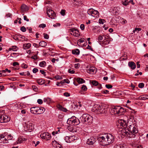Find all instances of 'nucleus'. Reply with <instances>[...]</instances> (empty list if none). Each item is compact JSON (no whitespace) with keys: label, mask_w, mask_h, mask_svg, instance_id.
Masks as SVG:
<instances>
[{"label":"nucleus","mask_w":148,"mask_h":148,"mask_svg":"<svg viewBox=\"0 0 148 148\" xmlns=\"http://www.w3.org/2000/svg\"><path fill=\"white\" fill-rule=\"evenodd\" d=\"M12 15L11 14L8 13L6 14L5 17L6 18H8V17H12Z\"/></svg>","instance_id":"5fc2aeb1"},{"label":"nucleus","mask_w":148,"mask_h":148,"mask_svg":"<svg viewBox=\"0 0 148 148\" xmlns=\"http://www.w3.org/2000/svg\"><path fill=\"white\" fill-rule=\"evenodd\" d=\"M3 123L7 122L10 120V118L8 116L5 115H3Z\"/></svg>","instance_id":"6ab92c4d"},{"label":"nucleus","mask_w":148,"mask_h":148,"mask_svg":"<svg viewBox=\"0 0 148 148\" xmlns=\"http://www.w3.org/2000/svg\"><path fill=\"white\" fill-rule=\"evenodd\" d=\"M86 70L88 73L92 74L96 73L97 72L96 69L93 67H87Z\"/></svg>","instance_id":"4468645a"},{"label":"nucleus","mask_w":148,"mask_h":148,"mask_svg":"<svg viewBox=\"0 0 148 148\" xmlns=\"http://www.w3.org/2000/svg\"><path fill=\"white\" fill-rule=\"evenodd\" d=\"M128 121L122 119H119L116 123L118 127L120 128H126L128 126Z\"/></svg>","instance_id":"0eeeda50"},{"label":"nucleus","mask_w":148,"mask_h":148,"mask_svg":"<svg viewBox=\"0 0 148 148\" xmlns=\"http://www.w3.org/2000/svg\"><path fill=\"white\" fill-rule=\"evenodd\" d=\"M8 143V139L6 137L1 138H0V143Z\"/></svg>","instance_id":"393cba45"},{"label":"nucleus","mask_w":148,"mask_h":148,"mask_svg":"<svg viewBox=\"0 0 148 148\" xmlns=\"http://www.w3.org/2000/svg\"><path fill=\"white\" fill-rule=\"evenodd\" d=\"M80 119L82 123L90 124L93 121V118L87 114H84L80 117Z\"/></svg>","instance_id":"7ed1b4c3"},{"label":"nucleus","mask_w":148,"mask_h":148,"mask_svg":"<svg viewBox=\"0 0 148 148\" xmlns=\"http://www.w3.org/2000/svg\"><path fill=\"white\" fill-rule=\"evenodd\" d=\"M21 30L23 32H25L26 31V28L24 27L23 26L21 28Z\"/></svg>","instance_id":"c03bdc74"},{"label":"nucleus","mask_w":148,"mask_h":148,"mask_svg":"<svg viewBox=\"0 0 148 148\" xmlns=\"http://www.w3.org/2000/svg\"><path fill=\"white\" fill-rule=\"evenodd\" d=\"M141 30V29L140 28H136L133 31V32L135 33L136 32H139Z\"/></svg>","instance_id":"864d4df0"},{"label":"nucleus","mask_w":148,"mask_h":148,"mask_svg":"<svg viewBox=\"0 0 148 148\" xmlns=\"http://www.w3.org/2000/svg\"><path fill=\"white\" fill-rule=\"evenodd\" d=\"M19 40L21 41H26L27 38H25V36H23L21 35H19Z\"/></svg>","instance_id":"bb28decb"},{"label":"nucleus","mask_w":148,"mask_h":148,"mask_svg":"<svg viewBox=\"0 0 148 148\" xmlns=\"http://www.w3.org/2000/svg\"><path fill=\"white\" fill-rule=\"evenodd\" d=\"M44 37L46 39H48L49 38V35L45 33H44Z\"/></svg>","instance_id":"de8ad7c7"},{"label":"nucleus","mask_w":148,"mask_h":148,"mask_svg":"<svg viewBox=\"0 0 148 148\" xmlns=\"http://www.w3.org/2000/svg\"><path fill=\"white\" fill-rule=\"evenodd\" d=\"M80 66V65L79 63H77L75 64V67L76 69H78Z\"/></svg>","instance_id":"09e8293b"},{"label":"nucleus","mask_w":148,"mask_h":148,"mask_svg":"<svg viewBox=\"0 0 148 148\" xmlns=\"http://www.w3.org/2000/svg\"><path fill=\"white\" fill-rule=\"evenodd\" d=\"M69 136H66L65 137L64 140L67 143H69L68 141H69Z\"/></svg>","instance_id":"0e129e2a"},{"label":"nucleus","mask_w":148,"mask_h":148,"mask_svg":"<svg viewBox=\"0 0 148 148\" xmlns=\"http://www.w3.org/2000/svg\"><path fill=\"white\" fill-rule=\"evenodd\" d=\"M23 19L24 20L26 21L27 22H28L29 21V19L27 18V16L25 15L24 16Z\"/></svg>","instance_id":"4d7b16f0"},{"label":"nucleus","mask_w":148,"mask_h":148,"mask_svg":"<svg viewBox=\"0 0 148 148\" xmlns=\"http://www.w3.org/2000/svg\"><path fill=\"white\" fill-rule=\"evenodd\" d=\"M32 71L34 73H36L38 71V69L37 68H34L33 69Z\"/></svg>","instance_id":"bf43d9fd"},{"label":"nucleus","mask_w":148,"mask_h":148,"mask_svg":"<svg viewBox=\"0 0 148 148\" xmlns=\"http://www.w3.org/2000/svg\"><path fill=\"white\" fill-rule=\"evenodd\" d=\"M110 139L109 136L105 135L104 136H101L98 138V140L99 144L101 145H107L110 143L108 141V139Z\"/></svg>","instance_id":"39448f33"},{"label":"nucleus","mask_w":148,"mask_h":148,"mask_svg":"<svg viewBox=\"0 0 148 148\" xmlns=\"http://www.w3.org/2000/svg\"><path fill=\"white\" fill-rule=\"evenodd\" d=\"M103 39V36L101 35H99L98 38V40L99 41L102 40Z\"/></svg>","instance_id":"a18cd8bd"},{"label":"nucleus","mask_w":148,"mask_h":148,"mask_svg":"<svg viewBox=\"0 0 148 148\" xmlns=\"http://www.w3.org/2000/svg\"><path fill=\"white\" fill-rule=\"evenodd\" d=\"M90 83L92 84L93 85L96 86L98 85L99 83L96 81L95 80H90Z\"/></svg>","instance_id":"cd10ccee"},{"label":"nucleus","mask_w":148,"mask_h":148,"mask_svg":"<svg viewBox=\"0 0 148 148\" xmlns=\"http://www.w3.org/2000/svg\"><path fill=\"white\" fill-rule=\"evenodd\" d=\"M122 4L124 6H127L129 5V2L127 0H122Z\"/></svg>","instance_id":"7c9ffc66"},{"label":"nucleus","mask_w":148,"mask_h":148,"mask_svg":"<svg viewBox=\"0 0 148 148\" xmlns=\"http://www.w3.org/2000/svg\"><path fill=\"white\" fill-rule=\"evenodd\" d=\"M65 10H62L60 12L61 14L63 16H64L65 15Z\"/></svg>","instance_id":"8fccbe9b"},{"label":"nucleus","mask_w":148,"mask_h":148,"mask_svg":"<svg viewBox=\"0 0 148 148\" xmlns=\"http://www.w3.org/2000/svg\"><path fill=\"white\" fill-rule=\"evenodd\" d=\"M2 117H3V115H0V123H3V119Z\"/></svg>","instance_id":"13d9d810"},{"label":"nucleus","mask_w":148,"mask_h":148,"mask_svg":"<svg viewBox=\"0 0 148 148\" xmlns=\"http://www.w3.org/2000/svg\"><path fill=\"white\" fill-rule=\"evenodd\" d=\"M68 130L70 132H76L75 129L72 127H69L68 128Z\"/></svg>","instance_id":"e433bc0d"},{"label":"nucleus","mask_w":148,"mask_h":148,"mask_svg":"<svg viewBox=\"0 0 148 148\" xmlns=\"http://www.w3.org/2000/svg\"><path fill=\"white\" fill-rule=\"evenodd\" d=\"M123 131L125 132V134L126 135L128 136L129 135L128 133L129 132V131H127V128L126 127V128H123Z\"/></svg>","instance_id":"4c0bfd02"},{"label":"nucleus","mask_w":148,"mask_h":148,"mask_svg":"<svg viewBox=\"0 0 148 148\" xmlns=\"http://www.w3.org/2000/svg\"><path fill=\"white\" fill-rule=\"evenodd\" d=\"M40 72L42 74H43L44 76H45L46 75V73L43 70H40Z\"/></svg>","instance_id":"338daca9"},{"label":"nucleus","mask_w":148,"mask_h":148,"mask_svg":"<svg viewBox=\"0 0 148 148\" xmlns=\"http://www.w3.org/2000/svg\"><path fill=\"white\" fill-rule=\"evenodd\" d=\"M139 99L141 100H144L147 99L145 95L140 96L139 97Z\"/></svg>","instance_id":"2f4dec72"},{"label":"nucleus","mask_w":148,"mask_h":148,"mask_svg":"<svg viewBox=\"0 0 148 148\" xmlns=\"http://www.w3.org/2000/svg\"><path fill=\"white\" fill-rule=\"evenodd\" d=\"M18 49V48L16 46H12L11 48H10L9 49V50H12L14 51H16Z\"/></svg>","instance_id":"c756f323"},{"label":"nucleus","mask_w":148,"mask_h":148,"mask_svg":"<svg viewBox=\"0 0 148 148\" xmlns=\"http://www.w3.org/2000/svg\"><path fill=\"white\" fill-rule=\"evenodd\" d=\"M46 64V63L45 61H42L40 63L39 65L41 67H45Z\"/></svg>","instance_id":"f704fd0d"},{"label":"nucleus","mask_w":148,"mask_h":148,"mask_svg":"<svg viewBox=\"0 0 148 148\" xmlns=\"http://www.w3.org/2000/svg\"><path fill=\"white\" fill-rule=\"evenodd\" d=\"M87 88L86 86L83 85L81 88L82 90L84 91H86L87 90Z\"/></svg>","instance_id":"a19ab883"},{"label":"nucleus","mask_w":148,"mask_h":148,"mask_svg":"<svg viewBox=\"0 0 148 148\" xmlns=\"http://www.w3.org/2000/svg\"><path fill=\"white\" fill-rule=\"evenodd\" d=\"M79 50L78 49L73 50L72 51V53L73 54L77 55H79Z\"/></svg>","instance_id":"c85d7f7f"},{"label":"nucleus","mask_w":148,"mask_h":148,"mask_svg":"<svg viewBox=\"0 0 148 148\" xmlns=\"http://www.w3.org/2000/svg\"><path fill=\"white\" fill-rule=\"evenodd\" d=\"M21 67L22 68L26 69L27 68V65L23 63L22 64Z\"/></svg>","instance_id":"603ef678"},{"label":"nucleus","mask_w":148,"mask_h":148,"mask_svg":"<svg viewBox=\"0 0 148 148\" xmlns=\"http://www.w3.org/2000/svg\"><path fill=\"white\" fill-rule=\"evenodd\" d=\"M26 140L24 138L20 137L18 138L17 142L18 143H21L24 142Z\"/></svg>","instance_id":"aec40b11"},{"label":"nucleus","mask_w":148,"mask_h":148,"mask_svg":"<svg viewBox=\"0 0 148 148\" xmlns=\"http://www.w3.org/2000/svg\"><path fill=\"white\" fill-rule=\"evenodd\" d=\"M46 24L43 23L39 25V27L40 28H44L46 27Z\"/></svg>","instance_id":"37998d69"},{"label":"nucleus","mask_w":148,"mask_h":148,"mask_svg":"<svg viewBox=\"0 0 148 148\" xmlns=\"http://www.w3.org/2000/svg\"><path fill=\"white\" fill-rule=\"evenodd\" d=\"M13 138V137L11 135H9L8 136V138L7 139H8V140H11Z\"/></svg>","instance_id":"3c124183"},{"label":"nucleus","mask_w":148,"mask_h":148,"mask_svg":"<svg viewBox=\"0 0 148 148\" xmlns=\"http://www.w3.org/2000/svg\"><path fill=\"white\" fill-rule=\"evenodd\" d=\"M87 13L94 18L98 17L99 16L98 11L92 8L89 9L87 11Z\"/></svg>","instance_id":"6e6552de"},{"label":"nucleus","mask_w":148,"mask_h":148,"mask_svg":"<svg viewBox=\"0 0 148 148\" xmlns=\"http://www.w3.org/2000/svg\"><path fill=\"white\" fill-rule=\"evenodd\" d=\"M55 78L57 79H62V77L60 76L59 75L56 76Z\"/></svg>","instance_id":"69168bd1"},{"label":"nucleus","mask_w":148,"mask_h":148,"mask_svg":"<svg viewBox=\"0 0 148 148\" xmlns=\"http://www.w3.org/2000/svg\"><path fill=\"white\" fill-rule=\"evenodd\" d=\"M45 110V109L42 108L37 107H33L30 108L31 112L34 114H41L44 112Z\"/></svg>","instance_id":"423d86ee"},{"label":"nucleus","mask_w":148,"mask_h":148,"mask_svg":"<svg viewBox=\"0 0 148 148\" xmlns=\"http://www.w3.org/2000/svg\"><path fill=\"white\" fill-rule=\"evenodd\" d=\"M74 118H75V117L72 116L71 118L68 119L67 122V123L69 124L73 125Z\"/></svg>","instance_id":"4be33fe9"},{"label":"nucleus","mask_w":148,"mask_h":148,"mask_svg":"<svg viewBox=\"0 0 148 148\" xmlns=\"http://www.w3.org/2000/svg\"><path fill=\"white\" fill-rule=\"evenodd\" d=\"M76 80L79 84H82L85 82V81L82 78H77L76 79Z\"/></svg>","instance_id":"b1692460"},{"label":"nucleus","mask_w":148,"mask_h":148,"mask_svg":"<svg viewBox=\"0 0 148 148\" xmlns=\"http://www.w3.org/2000/svg\"><path fill=\"white\" fill-rule=\"evenodd\" d=\"M105 44L106 45L108 44L111 41V38L109 34H107L105 37Z\"/></svg>","instance_id":"2eb2a0df"},{"label":"nucleus","mask_w":148,"mask_h":148,"mask_svg":"<svg viewBox=\"0 0 148 148\" xmlns=\"http://www.w3.org/2000/svg\"><path fill=\"white\" fill-rule=\"evenodd\" d=\"M83 103L82 102H81L80 101H77L76 103V106H77V107H78V106L79 107H81L82 106V105H83Z\"/></svg>","instance_id":"c9c22d12"},{"label":"nucleus","mask_w":148,"mask_h":148,"mask_svg":"<svg viewBox=\"0 0 148 148\" xmlns=\"http://www.w3.org/2000/svg\"><path fill=\"white\" fill-rule=\"evenodd\" d=\"M59 108L60 110L64 112H66L67 110L66 109L63 108L61 106H60Z\"/></svg>","instance_id":"79ce46f5"},{"label":"nucleus","mask_w":148,"mask_h":148,"mask_svg":"<svg viewBox=\"0 0 148 148\" xmlns=\"http://www.w3.org/2000/svg\"><path fill=\"white\" fill-rule=\"evenodd\" d=\"M144 86V84L143 83H140L138 85V87L140 88H142Z\"/></svg>","instance_id":"49530a36"},{"label":"nucleus","mask_w":148,"mask_h":148,"mask_svg":"<svg viewBox=\"0 0 148 148\" xmlns=\"http://www.w3.org/2000/svg\"><path fill=\"white\" fill-rule=\"evenodd\" d=\"M64 82H62V84H63V83H66L67 84H69L70 82L69 80L68 79H64Z\"/></svg>","instance_id":"680f3d73"},{"label":"nucleus","mask_w":148,"mask_h":148,"mask_svg":"<svg viewBox=\"0 0 148 148\" xmlns=\"http://www.w3.org/2000/svg\"><path fill=\"white\" fill-rule=\"evenodd\" d=\"M75 137V136H69V140L68 143H70L71 142L73 141V140H74V138Z\"/></svg>","instance_id":"473e14b6"},{"label":"nucleus","mask_w":148,"mask_h":148,"mask_svg":"<svg viewBox=\"0 0 148 148\" xmlns=\"http://www.w3.org/2000/svg\"><path fill=\"white\" fill-rule=\"evenodd\" d=\"M31 46L30 43H25L23 44V48L24 49H27L29 48Z\"/></svg>","instance_id":"5701e85b"},{"label":"nucleus","mask_w":148,"mask_h":148,"mask_svg":"<svg viewBox=\"0 0 148 148\" xmlns=\"http://www.w3.org/2000/svg\"><path fill=\"white\" fill-rule=\"evenodd\" d=\"M47 45V43L44 41L40 42L39 43V46H40L42 47H44L46 46Z\"/></svg>","instance_id":"72a5a7b5"},{"label":"nucleus","mask_w":148,"mask_h":148,"mask_svg":"<svg viewBox=\"0 0 148 148\" xmlns=\"http://www.w3.org/2000/svg\"><path fill=\"white\" fill-rule=\"evenodd\" d=\"M37 102L39 104H41L42 103V101L41 99H38L37 100Z\"/></svg>","instance_id":"052dcab7"},{"label":"nucleus","mask_w":148,"mask_h":148,"mask_svg":"<svg viewBox=\"0 0 148 148\" xmlns=\"http://www.w3.org/2000/svg\"><path fill=\"white\" fill-rule=\"evenodd\" d=\"M128 65L132 69H134L136 67V65L133 62H129L128 63Z\"/></svg>","instance_id":"f3484780"},{"label":"nucleus","mask_w":148,"mask_h":148,"mask_svg":"<svg viewBox=\"0 0 148 148\" xmlns=\"http://www.w3.org/2000/svg\"><path fill=\"white\" fill-rule=\"evenodd\" d=\"M40 137L43 139L46 140H49L51 137L50 134L48 132H45L41 134H40Z\"/></svg>","instance_id":"f8f14e48"},{"label":"nucleus","mask_w":148,"mask_h":148,"mask_svg":"<svg viewBox=\"0 0 148 148\" xmlns=\"http://www.w3.org/2000/svg\"><path fill=\"white\" fill-rule=\"evenodd\" d=\"M13 38L16 40H19V35H16L14 36Z\"/></svg>","instance_id":"ea45409f"},{"label":"nucleus","mask_w":148,"mask_h":148,"mask_svg":"<svg viewBox=\"0 0 148 148\" xmlns=\"http://www.w3.org/2000/svg\"><path fill=\"white\" fill-rule=\"evenodd\" d=\"M47 14L48 16L51 19H54L56 17L55 13L52 10L47 9Z\"/></svg>","instance_id":"9b49d317"},{"label":"nucleus","mask_w":148,"mask_h":148,"mask_svg":"<svg viewBox=\"0 0 148 148\" xmlns=\"http://www.w3.org/2000/svg\"><path fill=\"white\" fill-rule=\"evenodd\" d=\"M37 82L39 84L42 85L45 82V81L42 79H39L37 80Z\"/></svg>","instance_id":"a878e982"},{"label":"nucleus","mask_w":148,"mask_h":148,"mask_svg":"<svg viewBox=\"0 0 148 148\" xmlns=\"http://www.w3.org/2000/svg\"><path fill=\"white\" fill-rule=\"evenodd\" d=\"M116 140L114 136L112 135V146L113 147V148H124L122 145H118Z\"/></svg>","instance_id":"1a4fd4ad"},{"label":"nucleus","mask_w":148,"mask_h":148,"mask_svg":"<svg viewBox=\"0 0 148 148\" xmlns=\"http://www.w3.org/2000/svg\"><path fill=\"white\" fill-rule=\"evenodd\" d=\"M33 90L35 92H37L38 90V88L36 86L33 85L32 86Z\"/></svg>","instance_id":"58836bf2"},{"label":"nucleus","mask_w":148,"mask_h":148,"mask_svg":"<svg viewBox=\"0 0 148 148\" xmlns=\"http://www.w3.org/2000/svg\"><path fill=\"white\" fill-rule=\"evenodd\" d=\"M64 96L66 97H69L70 96V94L68 92H65L64 93Z\"/></svg>","instance_id":"774afa93"},{"label":"nucleus","mask_w":148,"mask_h":148,"mask_svg":"<svg viewBox=\"0 0 148 148\" xmlns=\"http://www.w3.org/2000/svg\"><path fill=\"white\" fill-rule=\"evenodd\" d=\"M68 72L69 73L71 74H73L74 73L75 71L73 70H71V69H69L68 70Z\"/></svg>","instance_id":"6e6d98bb"},{"label":"nucleus","mask_w":148,"mask_h":148,"mask_svg":"<svg viewBox=\"0 0 148 148\" xmlns=\"http://www.w3.org/2000/svg\"><path fill=\"white\" fill-rule=\"evenodd\" d=\"M106 107L103 105L101 106L98 104L94 106L92 109V111L97 114H102L104 113L106 111Z\"/></svg>","instance_id":"f03ea898"},{"label":"nucleus","mask_w":148,"mask_h":148,"mask_svg":"<svg viewBox=\"0 0 148 148\" xmlns=\"http://www.w3.org/2000/svg\"><path fill=\"white\" fill-rule=\"evenodd\" d=\"M69 30L71 32V34L75 36H78L79 35V31L75 28H71Z\"/></svg>","instance_id":"ddd939ff"},{"label":"nucleus","mask_w":148,"mask_h":148,"mask_svg":"<svg viewBox=\"0 0 148 148\" xmlns=\"http://www.w3.org/2000/svg\"><path fill=\"white\" fill-rule=\"evenodd\" d=\"M28 10V7L25 4H23L21 6V11L22 12L25 13Z\"/></svg>","instance_id":"dca6fc26"},{"label":"nucleus","mask_w":148,"mask_h":148,"mask_svg":"<svg viewBox=\"0 0 148 148\" xmlns=\"http://www.w3.org/2000/svg\"><path fill=\"white\" fill-rule=\"evenodd\" d=\"M34 125L33 124L30 123H27L24 127V130L25 131L31 132L34 129Z\"/></svg>","instance_id":"9d476101"},{"label":"nucleus","mask_w":148,"mask_h":148,"mask_svg":"<svg viewBox=\"0 0 148 148\" xmlns=\"http://www.w3.org/2000/svg\"><path fill=\"white\" fill-rule=\"evenodd\" d=\"M95 142V141L93 139L90 138L88 139L86 143L87 144L89 145H92Z\"/></svg>","instance_id":"a211bd4d"},{"label":"nucleus","mask_w":148,"mask_h":148,"mask_svg":"<svg viewBox=\"0 0 148 148\" xmlns=\"http://www.w3.org/2000/svg\"><path fill=\"white\" fill-rule=\"evenodd\" d=\"M80 28L82 30H83L84 29L85 26L84 24H82L80 26Z\"/></svg>","instance_id":"e2e57ef3"},{"label":"nucleus","mask_w":148,"mask_h":148,"mask_svg":"<svg viewBox=\"0 0 148 148\" xmlns=\"http://www.w3.org/2000/svg\"><path fill=\"white\" fill-rule=\"evenodd\" d=\"M80 123V120L77 118L75 117L73 119V125H77Z\"/></svg>","instance_id":"412c9836"},{"label":"nucleus","mask_w":148,"mask_h":148,"mask_svg":"<svg viewBox=\"0 0 148 148\" xmlns=\"http://www.w3.org/2000/svg\"><path fill=\"white\" fill-rule=\"evenodd\" d=\"M128 125V126H127V131L129 132L128 133L129 136L131 138L135 137V134L137 133L138 132L135 121L133 122L130 120H129Z\"/></svg>","instance_id":"f257e3e1"},{"label":"nucleus","mask_w":148,"mask_h":148,"mask_svg":"<svg viewBox=\"0 0 148 148\" xmlns=\"http://www.w3.org/2000/svg\"><path fill=\"white\" fill-rule=\"evenodd\" d=\"M125 112L124 108L120 106H112V113L118 116L123 114Z\"/></svg>","instance_id":"20e7f679"}]
</instances>
